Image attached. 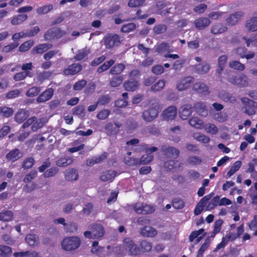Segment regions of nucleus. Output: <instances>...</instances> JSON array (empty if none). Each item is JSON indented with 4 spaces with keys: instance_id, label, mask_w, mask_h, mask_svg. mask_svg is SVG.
<instances>
[{
    "instance_id": "obj_41",
    "label": "nucleus",
    "mask_w": 257,
    "mask_h": 257,
    "mask_svg": "<svg viewBox=\"0 0 257 257\" xmlns=\"http://www.w3.org/2000/svg\"><path fill=\"white\" fill-rule=\"evenodd\" d=\"M13 218V213L12 211H3L0 213V220L3 221H9Z\"/></svg>"
},
{
    "instance_id": "obj_20",
    "label": "nucleus",
    "mask_w": 257,
    "mask_h": 257,
    "mask_svg": "<svg viewBox=\"0 0 257 257\" xmlns=\"http://www.w3.org/2000/svg\"><path fill=\"white\" fill-rule=\"evenodd\" d=\"M158 233L157 230L152 226L146 225L143 227L140 231V234L144 237H153Z\"/></svg>"
},
{
    "instance_id": "obj_51",
    "label": "nucleus",
    "mask_w": 257,
    "mask_h": 257,
    "mask_svg": "<svg viewBox=\"0 0 257 257\" xmlns=\"http://www.w3.org/2000/svg\"><path fill=\"white\" fill-rule=\"evenodd\" d=\"M53 9L52 5H45L43 7L38 8L36 12L38 15H41L48 13Z\"/></svg>"
},
{
    "instance_id": "obj_63",
    "label": "nucleus",
    "mask_w": 257,
    "mask_h": 257,
    "mask_svg": "<svg viewBox=\"0 0 257 257\" xmlns=\"http://www.w3.org/2000/svg\"><path fill=\"white\" fill-rule=\"evenodd\" d=\"M72 111L74 115L81 116L84 115L85 108L82 105H78L73 108Z\"/></svg>"
},
{
    "instance_id": "obj_39",
    "label": "nucleus",
    "mask_w": 257,
    "mask_h": 257,
    "mask_svg": "<svg viewBox=\"0 0 257 257\" xmlns=\"http://www.w3.org/2000/svg\"><path fill=\"white\" fill-rule=\"evenodd\" d=\"M140 248L141 253L147 252L152 249V244L150 242L146 240H143L140 242Z\"/></svg>"
},
{
    "instance_id": "obj_11",
    "label": "nucleus",
    "mask_w": 257,
    "mask_h": 257,
    "mask_svg": "<svg viewBox=\"0 0 257 257\" xmlns=\"http://www.w3.org/2000/svg\"><path fill=\"white\" fill-rule=\"evenodd\" d=\"M159 111L155 107H151L145 110L142 114V118L146 121L153 120L158 115Z\"/></svg>"
},
{
    "instance_id": "obj_53",
    "label": "nucleus",
    "mask_w": 257,
    "mask_h": 257,
    "mask_svg": "<svg viewBox=\"0 0 257 257\" xmlns=\"http://www.w3.org/2000/svg\"><path fill=\"white\" fill-rule=\"evenodd\" d=\"M241 165V162L240 161H236L231 166L230 169L227 172V175L228 177H231L240 168Z\"/></svg>"
},
{
    "instance_id": "obj_64",
    "label": "nucleus",
    "mask_w": 257,
    "mask_h": 257,
    "mask_svg": "<svg viewBox=\"0 0 257 257\" xmlns=\"http://www.w3.org/2000/svg\"><path fill=\"white\" fill-rule=\"evenodd\" d=\"M110 111L107 109L100 110L97 114V118L99 119L104 120L106 119L110 114Z\"/></svg>"
},
{
    "instance_id": "obj_52",
    "label": "nucleus",
    "mask_w": 257,
    "mask_h": 257,
    "mask_svg": "<svg viewBox=\"0 0 257 257\" xmlns=\"http://www.w3.org/2000/svg\"><path fill=\"white\" fill-rule=\"evenodd\" d=\"M209 245L210 241L208 238H207L199 249L196 257H202L203 253L209 247Z\"/></svg>"
},
{
    "instance_id": "obj_24",
    "label": "nucleus",
    "mask_w": 257,
    "mask_h": 257,
    "mask_svg": "<svg viewBox=\"0 0 257 257\" xmlns=\"http://www.w3.org/2000/svg\"><path fill=\"white\" fill-rule=\"evenodd\" d=\"M193 67L194 72L200 75L208 73L210 69V65L207 63L197 64Z\"/></svg>"
},
{
    "instance_id": "obj_40",
    "label": "nucleus",
    "mask_w": 257,
    "mask_h": 257,
    "mask_svg": "<svg viewBox=\"0 0 257 257\" xmlns=\"http://www.w3.org/2000/svg\"><path fill=\"white\" fill-rule=\"evenodd\" d=\"M14 113V110L12 107L8 106L0 107V116L4 117H9Z\"/></svg>"
},
{
    "instance_id": "obj_56",
    "label": "nucleus",
    "mask_w": 257,
    "mask_h": 257,
    "mask_svg": "<svg viewBox=\"0 0 257 257\" xmlns=\"http://www.w3.org/2000/svg\"><path fill=\"white\" fill-rule=\"evenodd\" d=\"M40 91L41 89L40 87H32L27 91L26 95L28 97H34L37 96Z\"/></svg>"
},
{
    "instance_id": "obj_12",
    "label": "nucleus",
    "mask_w": 257,
    "mask_h": 257,
    "mask_svg": "<svg viewBox=\"0 0 257 257\" xmlns=\"http://www.w3.org/2000/svg\"><path fill=\"white\" fill-rule=\"evenodd\" d=\"M163 154L168 157L177 158L180 155V151L176 148L172 146H164L161 149Z\"/></svg>"
},
{
    "instance_id": "obj_27",
    "label": "nucleus",
    "mask_w": 257,
    "mask_h": 257,
    "mask_svg": "<svg viewBox=\"0 0 257 257\" xmlns=\"http://www.w3.org/2000/svg\"><path fill=\"white\" fill-rule=\"evenodd\" d=\"M182 166L183 164L176 160H169L164 163V167L167 171H171L174 168H180L182 167Z\"/></svg>"
},
{
    "instance_id": "obj_18",
    "label": "nucleus",
    "mask_w": 257,
    "mask_h": 257,
    "mask_svg": "<svg viewBox=\"0 0 257 257\" xmlns=\"http://www.w3.org/2000/svg\"><path fill=\"white\" fill-rule=\"evenodd\" d=\"M93 233L94 238H99L102 237L105 233L103 226L98 223H94L91 225L90 228Z\"/></svg>"
},
{
    "instance_id": "obj_25",
    "label": "nucleus",
    "mask_w": 257,
    "mask_h": 257,
    "mask_svg": "<svg viewBox=\"0 0 257 257\" xmlns=\"http://www.w3.org/2000/svg\"><path fill=\"white\" fill-rule=\"evenodd\" d=\"M21 157V155L20 150L17 148L10 151L6 156V158L12 163L18 160Z\"/></svg>"
},
{
    "instance_id": "obj_15",
    "label": "nucleus",
    "mask_w": 257,
    "mask_h": 257,
    "mask_svg": "<svg viewBox=\"0 0 257 257\" xmlns=\"http://www.w3.org/2000/svg\"><path fill=\"white\" fill-rule=\"evenodd\" d=\"M54 94V89L52 88H49L41 93L37 98L38 103H42L50 100Z\"/></svg>"
},
{
    "instance_id": "obj_6",
    "label": "nucleus",
    "mask_w": 257,
    "mask_h": 257,
    "mask_svg": "<svg viewBox=\"0 0 257 257\" xmlns=\"http://www.w3.org/2000/svg\"><path fill=\"white\" fill-rule=\"evenodd\" d=\"M122 124L120 122L115 121L114 124L111 122L106 123L104 128L108 136H116L119 132V128L121 127Z\"/></svg>"
},
{
    "instance_id": "obj_19",
    "label": "nucleus",
    "mask_w": 257,
    "mask_h": 257,
    "mask_svg": "<svg viewBox=\"0 0 257 257\" xmlns=\"http://www.w3.org/2000/svg\"><path fill=\"white\" fill-rule=\"evenodd\" d=\"M177 115V108L174 106H169L163 112V118L167 120L173 119Z\"/></svg>"
},
{
    "instance_id": "obj_4",
    "label": "nucleus",
    "mask_w": 257,
    "mask_h": 257,
    "mask_svg": "<svg viewBox=\"0 0 257 257\" xmlns=\"http://www.w3.org/2000/svg\"><path fill=\"white\" fill-rule=\"evenodd\" d=\"M66 34V32L61 30L59 28H52L48 30L44 35L46 40H53L58 39L63 37Z\"/></svg>"
},
{
    "instance_id": "obj_34",
    "label": "nucleus",
    "mask_w": 257,
    "mask_h": 257,
    "mask_svg": "<svg viewBox=\"0 0 257 257\" xmlns=\"http://www.w3.org/2000/svg\"><path fill=\"white\" fill-rule=\"evenodd\" d=\"M115 63V60L110 59L104 62L102 65L99 66L97 69V72L101 74L102 72L108 70Z\"/></svg>"
},
{
    "instance_id": "obj_58",
    "label": "nucleus",
    "mask_w": 257,
    "mask_h": 257,
    "mask_svg": "<svg viewBox=\"0 0 257 257\" xmlns=\"http://www.w3.org/2000/svg\"><path fill=\"white\" fill-rule=\"evenodd\" d=\"M123 80V77L121 76L113 77L110 80L109 84L111 86L115 87L119 86Z\"/></svg>"
},
{
    "instance_id": "obj_54",
    "label": "nucleus",
    "mask_w": 257,
    "mask_h": 257,
    "mask_svg": "<svg viewBox=\"0 0 257 257\" xmlns=\"http://www.w3.org/2000/svg\"><path fill=\"white\" fill-rule=\"evenodd\" d=\"M58 168L56 167H51L45 171L43 175L45 178L53 177L58 173Z\"/></svg>"
},
{
    "instance_id": "obj_33",
    "label": "nucleus",
    "mask_w": 257,
    "mask_h": 257,
    "mask_svg": "<svg viewBox=\"0 0 257 257\" xmlns=\"http://www.w3.org/2000/svg\"><path fill=\"white\" fill-rule=\"evenodd\" d=\"M25 240L30 246L37 245L39 243V237L37 234L30 233L25 237Z\"/></svg>"
},
{
    "instance_id": "obj_50",
    "label": "nucleus",
    "mask_w": 257,
    "mask_h": 257,
    "mask_svg": "<svg viewBox=\"0 0 257 257\" xmlns=\"http://www.w3.org/2000/svg\"><path fill=\"white\" fill-rule=\"evenodd\" d=\"M219 196L218 195L214 197L206 206V210H211L219 204Z\"/></svg>"
},
{
    "instance_id": "obj_7",
    "label": "nucleus",
    "mask_w": 257,
    "mask_h": 257,
    "mask_svg": "<svg viewBox=\"0 0 257 257\" xmlns=\"http://www.w3.org/2000/svg\"><path fill=\"white\" fill-rule=\"evenodd\" d=\"M120 43V38L117 34H109L104 39V44L107 49L118 46Z\"/></svg>"
},
{
    "instance_id": "obj_16",
    "label": "nucleus",
    "mask_w": 257,
    "mask_h": 257,
    "mask_svg": "<svg viewBox=\"0 0 257 257\" xmlns=\"http://www.w3.org/2000/svg\"><path fill=\"white\" fill-rule=\"evenodd\" d=\"M210 23L209 19L206 17H201L196 19L194 24L198 30H203L210 24Z\"/></svg>"
},
{
    "instance_id": "obj_45",
    "label": "nucleus",
    "mask_w": 257,
    "mask_h": 257,
    "mask_svg": "<svg viewBox=\"0 0 257 257\" xmlns=\"http://www.w3.org/2000/svg\"><path fill=\"white\" fill-rule=\"evenodd\" d=\"M28 18L26 14H20L14 17L11 20V23L13 25H17L25 21Z\"/></svg>"
},
{
    "instance_id": "obj_21",
    "label": "nucleus",
    "mask_w": 257,
    "mask_h": 257,
    "mask_svg": "<svg viewBox=\"0 0 257 257\" xmlns=\"http://www.w3.org/2000/svg\"><path fill=\"white\" fill-rule=\"evenodd\" d=\"M227 59V56L225 55L220 56L218 59V68L216 70V74L218 76L220 77V81H222V78L220 77V76L222 71L225 68Z\"/></svg>"
},
{
    "instance_id": "obj_22",
    "label": "nucleus",
    "mask_w": 257,
    "mask_h": 257,
    "mask_svg": "<svg viewBox=\"0 0 257 257\" xmlns=\"http://www.w3.org/2000/svg\"><path fill=\"white\" fill-rule=\"evenodd\" d=\"M193 90L203 95L208 94L209 93L208 87L205 83L200 82H196L193 84Z\"/></svg>"
},
{
    "instance_id": "obj_23",
    "label": "nucleus",
    "mask_w": 257,
    "mask_h": 257,
    "mask_svg": "<svg viewBox=\"0 0 257 257\" xmlns=\"http://www.w3.org/2000/svg\"><path fill=\"white\" fill-rule=\"evenodd\" d=\"M193 108L194 111L201 116L205 117L208 115V110L204 102L196 103L193 106Z\"/></svg>"
},
{
    "instance_id": "obj_32",
    "label": "nucleus",
    "mask_w": 257,
    "mask_h": 257,
    "mask_svg": "<svg viewBox=\"0 0 257 257\" xmlns=\"http://www.w3.org/2000/svg\"><path fill=\"white\" fill-rule=\"evenodd\" d=\"M15 257H40L39 253L35 251H25L15 252L14 253Z\"/></svg>"
},
{
    "instance_id": "obj_62",
    "label": "nucleus",
    "mask_w": 257,
    "mask_h": 257,
    "mask_svg": "<svg viewBox=\"0 0 257 257\" xmlns=\"http://www.w3.org/2000/svg\"><path fill=\"white\" fill-rule=\"evenodd\" d=\"M167 30L166 25L164 24H159L154 28V32L157 35L165 33Z\"/></svg>"
},
{
    "instance_id": "obj_42",
    "label": "nucleus",
    "mask_w": 257,
    "mask_h": 257,
    "mask_svg": "<svg viewBox=\"0 0 257 257\" xmlns=\"http://www.w3.org/2000/svg\"><path fill=\"white\" fill-rule=\"evenodd\" d=\"M12 252L11 247L5 245H0V256L9 257Z\"/></svg>"
},
{
    "instance_id": "obj_61",
    "label": "nucleus",
    "mask_w": 257,
    "mask_h": 257,
    "mask_svg": "<svg viewBox=\"0 0 257 257\" xmlns=\"http://www.w3.org/2000/svg\"><path fill=\"white\" fill-rule=\"evenodd\" d=\"M34 161V159L33 157H28L24 161L22 167L24 169L31 168L33 166Z\"/></svg>"
},
{
    "instance_id": "obj_60",
    "label": "nucleus",
    "mask_w": 257,
    "mask_h": 257,
    "mask_svg": "<svg viewBox=\"0 0 257 257\" xmlns=\"http://www.w3.org/2000/svg\"><path fill=\"white\" fill-rule=\"evenodd\" d=\"M136 25L134 23H130L123 25L121 28V31L123 33H129L136 29Z\"/></svg>"
},
{
    "instance_id": "obj_29",
    "label": "nucleus",
    "mask_w": 257,
    "mask_h": 257,
    "mask_svg": "<svg viewBox=\"0 0 257 257\" xmlns=\"http://www.w3.org/2000/svg\"><path fill=\"white\" fill-rule=\"evenodd\" d=\"M123 85L126 90L134 91L137 89L139 86V82L135 80L130 79L125 81Z\"/></svg>"
},
{
    "instance_id": "obj_48",
    "label": "nucleus",
    "mask_w": 257,
    "mask_h": 257,
    "mask_svg": "<svg viewBox=\"0 0 257 257\" xmlns=\"http://www.w3.org/2000/svg\"><path fill=\"white\" fill-rule=\"evenodd\" d=\"M166 81L164 80H159L151 86V90L153 92L160 91L164 87Z\"/></svg>"
},
{
    "instance_id": "obj_37",
    "label": "nucleus",
    "mask_w": 257,
    "mask_h": 257,
    "mask_svg": "<svg viewBox=\"0 0 257 257\" xmlns=\"http://www.w3.org/2000/svg\"><path fill=\"white\" fill-rule=\"evenodd\" d=\"M125 67L122 63H117L113 66L109 70V73L112 75L119 74L123 70Z\"/></svg>"
},
{
    "instance_id": "obj_47",
    "label": "nucleus",
    "mask_w": 257,
    "mask_h": 257,
    "mask_svg": "<svg viewBox=\"0 0 257 257\" xmlns=\"http://www.w3.org/2000/svg\"><path fill=\"white\" fill-rule=\"evenodd\" d=\"M190 125L196 128H200L203 125V121L197 117H193L189 120Z\"/></svg>"
},
{
    "instance_id": "obj_46",
    "label": "nucleus",
    "mask_w": 257,
    "mask_h": 257,
    "mask_svg": "<svg viewBox=\"0 0 257 257\" xmlns=\"http://www.w3.org/2000/svg\"><path fill=\"white\" fill-rule=\"evenodd\" d=\"M34 43V41L32 40L27 41L20 46L19 50L22 52H26L33 46Z\"/></svg>"
},
{
    "instance_id": "obj_1",
    "label": "nucleus",
    "mask_w": 257,
    "mask_h": 257,
    "mask_svg": "<svg viewBox=\"0 0 257 257\" xmlns=\"http://www.w3.org/2000/svg\"><path fill=\"white\" fill-rule=\"evenodd\" d=\"M80 243V239L78 236H71L65 238L61 242V246L63 249L70 251L78 248Z\"/></svg>"
},
{
    "instance_id": "obj_49",
    "label": "nucleus",
    "mask_w": 257,
    "mask_h": 257,
    "mask_svg": "<svg viewBox=\"0 0 257 257\" xmlns=\"http://www.w3.org/2000/svg\"><path fill=\"white\" fill-rule=\"evenodd\" d=\"M173 207L176 209H182L185 206V202L182 199L175 198L172 201Z\"/></svg>"
},
{
    "instance_id": "obj_30",
    "label": "nucleus",
    "mask_w": 257,
    "mask_h": 257,
    "mask_svg": "<svg viewBox=\"0 0 257 257\" xmlns=\"http://www.w3.org/2000/svg\"><path fill=\"white\" fill-rule=\"evenodd\" d=\"M51 45L48 44H42L34 47L32 50V54L35 55L37 54H43L46 52L51 47Z\"/></svg>"
},
{
    "instance_id": "obj_5",
    "label": "nucleus",
    "mask_w": 257,
    "mask_h": 257,
    "mask_svg": "<svg viewBox=\"0 0 257 257\" xmlns=\"http://www.w3.org/2000/svg\"><path fill=\"white\" fill-rule=\"evenodd\" d=\"M227 80L231 84L237 85L239 87H246L248 84V78L244 74L232 76L229 77Z\"/></svg>"
},
{
    "instance_id": "obj_9",
    "label": "nucleus",
    "mask_w": 257,
    "mask_h": 257,
    "mask_svg": "<svg viewBox=\"0 0 257 257\" xmlns=\"http://www.w3.org/2000/svg\"><path fill=\"white\" fill-rule=\"evenodd\" d=\"M213 194V193H210V194L203 197L200 200L194 209V213L195 215H198L202 212L204 207L207 204V202L211 198Z\"/></svg>"
},
{
    "instance_id": "obj_55",
    "label": "nucleus",
    "mask_w": 257,
    "mask_h": 257,
    "mask_svg": "<svg viewBox=\"0 0 257 257\" xmlns=\"http://www.w3.org/2000/svg\"><path fill=\"white\" fill-rule=\"evenodd\" d=\"M21 93V91L19 89L12 90L6 93L5 97L8 99L16 98L20 95Z\"/></svg>"
},
{
    "instance_id": "obj_2",
    "label": "nucleus",
    "mask_w": 257,
    "mask_h": 257,
    "mask_svg": "<svg viewBox=\"0 0 257 257\" xmlns=\"http://www.w3.org/2000/svg\"><path fill=\"white\" fill-rule=\"evenodd\" d=\"M123 244L126 250L128 251L129 254L132 256H136L141 254V249L134 241L130 238H125Z\"/></svg>"
},
{
    "instance_id": "obj_14",
    "label": "nucleus",
    "mask_w": 257,
    "mask_h": 257,
    "mask_svg": "<svg viewBox=\"0 0 257 257\" xmlns=\"http://www.w3.org/2000/svg\"><path fill=\"white\" fill-rule=\"evenodd\" d=\"M82 69V66L78 63H73L69 65L63 70V73L65 75H74Z\"/></svg>"
},
{
    "instance_id": "obj_13",
    "label": "nucleus",
    "mask_w": 257,
    "mask_h": 257,
    "mask_svg": "<svg viewBox=\"0 0 257 257\" xmlns=\"http://www.w3.org/2000/svg\"><path fill=\"white\" fill-rule=\"evenodd\" d=\"M243 16L242 12H236L230 15L226 19V22L228 26H232L235 25Z\"/></svg>"
},
{
    "instance_id": "obj_43",
    "label": "nucleus",
    "mask_w": 257,
    "mask_h": 257,
    "mask_svg": "<svg viewBox=\"0 0 257 257\" xmlns=\"http://www.w3.org/2000/svg\"><path fill=\"white\" fill-rule=\"evenodd\" d=\"M72 162V159L69 157H66L59 159L56 162V165L59 167H66Z\"/></svg>"
},
{
    "instance_id": "obj_57",
    "label": "nucleus",
    "mask_w": 257,
    "mask_h": 257,
    "mask_svg": "<svg viewBox=\"0 0 257 257\" xmlns=\"http://www.w3.org/2000/svg\"><path fill=\"white\" fill-rule=\"evenodd\" d=\"M154 159V156L152 154H146L143 155L140 159V164H148L150 163Z\"/></svg>"
},
{
    "instance_id": "obj_28",
    "label": "nucleus",
    "mask_w": 257,
    "mask_h": 257,
    "mask_svg": "<svg viewBox=\"0 0 257 257\" xmlns=\"http://www.w3.org/2000/svg\"><path fill=\"white\" fill-rule=\"evenodd\" d=\"M29 116L28 112L24 109H20L15 116V120L19 123H22L26 120Z\"/></svg>"
},
{
    "instance_id": "obj_3",
    "label": "nucleus",
    "mask_w": 257,
    "mask_h": 257,
    "mask_svg": "<svg viewBox=\"0 0 257 257\" xmlns=\"http://www.w3.org/2000/svg\"><path fill=\"white\" fill-rule=\"evenodd\" d=\"M133 209L135 211L140 214H149L154 212L155 209L154 207L151 205L137 203L133 205Z\"/></svg>"
},
{
    "instance_id": "obj_36",
    "label": "nucleus",
    "mask_w": 257,
    "mask_h": 257,
    "mask_svg": "<svg viewBox=\"0 0 257 257\" xmlns=\"http://www.w3.org/2000/svg\"><path fill=\"white\" fill-rule=\"evenodd\" d=\"M245 27L250 31H257V17L251 18L249 20H247Z\"/></svg>"
},
{
    "instance_id": "obj_38",
    "label": "nucleus",
    "mask_w": 257,
    "mask_h": 257,
    "mask_svg": "<svg viewBox=\"0 0 257 257\" xmlns=\"http://www.w3.org/2000/svg\"><path fill=\"white\" fill-rule=\"evenodd\" d=\"M90 51L86 48L78 51L77 53L74 56V59L76 61H81L84 58L86 57L89 54Z\"/></svg>"
},
{
    "instance_id": "obj_35",
    "label": "nucleus",
    "mask_w": 257,
    "mask_h": 257,
    "mask_svg": "<svg viewBox=\"0 0 257 257\" xmlns=\"http://www.w3.org/2000/svg\"><path fill=\"white\" fill-rule=\"evenodd\" d=\"M116 174V172L115 171H106L100 176V179L104 182L111 181L114 178Z\"/></svg>"
},
{
    "instance_id": "obj_59",
    "label": "nucleus",
    "mask_w": 257,
    "mask_h": 257,
    "mask_svg": "<svg viewBox=\"0 0 257 257\" xmlns=\"http://www.w3.org/2000/svg\"><path fill=\"white\" fill-rule=\"evenodd\" d=\"M229 66L236 70H243L245 69L244 64L241 63L238 61H232L229 62Z\"/></svg>"
},
{
    "instance_id": "obj_44",
    "label": "nucleus",
    "mask_w": 257,
    "mask_h": 257,
    "mask_svg": "<svg viewBox=\"0 0 257 257\" xmlns=\"http://www.w3.org/2000/svg\"><path fill=\"white\" fill-rule=\"evenodd\" d=\"M27 76L32 77V74L30 72H21L16 73L14 76V79L15 81H19L25 79Z\"/></svg>"
},
{
    "instance_id": "obj_17",
    "label": "nucleus",
    "mask_w": 257,
    "mask_h": 257,
    "mask_svg": "<svg viewBox=\"0 0 257 257\" xmlns=\"http://www.w3.org/2000/svg\"><path fill=\"white\" fill-rule=\"evenodd\" d=\"M192 111V106L191 104H184L180 108V116L182 119H187L191 115Z\"/></svg>"
},
{
    "instance_id": "obj_26",
    "label": "nucleus",
    "mask_w": 257,
    "mask_h": 257,
    "mask_svg": "<svg viewBox=\"0 0 257 257\" xmlns=\"http://www.w3.org/2000/svg\"><path fill=\"white\" fill-rule=\"evenodd\" d=\"M227 29V27L223 24L217 23L211 27V33L214 35L221 34L226 32Z\"/></svg>"
},
{
    "instance_id": "obj_8",
    "label": "nucleus",
    "mask_w": 257,
    "mask_h": 257,
    "mask_svg": "<svg viewBox=\"0 0 257 257\" xmlns=\"http://www.w3.org/2000/svg\"><path fill=\"white\" fill-rule=\"evenodd\" d=\"M242 103L244 104V112L249 115H252L255 114V104L256 102L248 98H243L241 99Z\"/></svg>"
},
{
    "instance_id": "obj_10",
    "label": "nucleus",
    "mask_w": 257,
    "mask_h": 257,
    "mask_svg": "<svg viewBox=\"0 0 257 257\" xmlns=\"http://www.w3.org/2000/svg\"><path fill=\"white\" fill-rule=\"evenodd\" d=\"M194 81L193 76H189L181 79L177 84V88L179 91H184L189 88Z\"/></svg>"
},
{
    "instance_id": "obj_31",
    "label": "nucleus",
    "mask_w": 257,
    "mask_h": 257,
    "mask_svg": "<svg viewBox=\"0 0 257 257\" xmlns=\"http://www.w3.org/2000/svg\"><path fill=\"white\" fill-rule=\"evenodd\" d=\"M65 178L68 181L77 180L78 178L77 170L74 168L67 170L65 174Z\"/></svg>"
}]
</instances>
